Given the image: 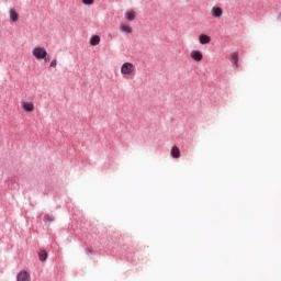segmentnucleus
I'll use <instances>...</instances> for the list:
<instances>
[{"label": "nucleus", "mask_w": 281, "mask_h": 281, "mask_svg": "<svg viewBox=\"0 0 281 281\" xmlns=\"http://www.w3.org/2000/svg\"><path fill=\"white\" fill-rule=\"evenodd\" d=\"M16 281H32V279L30 277V273H27V271L23 270L18 273Z\"/></svg>", "instance_id": "obj_3"}, {"label": "nucleus", "mask_w": 281, "mask_h": 281, "mask_svg": "<svg viewBox=\"0 0 281 281\" xmlns=\"http://www.w3.org/2000/svg\"><path fill=\"white\" fill-rule=\"evenodd\" d=\"M121 32H123L124 34H131V32H133V27L126 24H122Z\"/></svg>", "instance_id": "obj_11"}, {"label": "nucleus", "mask_w": 281, "mask_h": 281, "mask_svg": "<svg viewBox=\"0 0 281 281\" xmlns=\"http://www.w3.org/2000/svg\"><path fill=\"white\" fill-rule=\"evenodd\" d=\"M10 19L11 21H13V23H16V21H19V13H16L14 9L10 10Z\"/></svg>", "instance_id": "obj_10"}, {"label": "nucleus", "mask_w": 281, "mask_h": 281, "mask_svg": "<svg viewBox=\"0 0 281 281\" xmlns=\"http://www.w3.org/2000/svg\"><path fill=\"white\" fill-rule=\"evenodd\" d=\"M127 21H135V11H127L125 13Z\"/></svg>", "instance_id": "obj_15"}, {"label": "nucleus", "mask_w": 281, "mask_h": 281, "mask_svg": "<svg viewBox=\"0 0 281 281\" xmlns=\"http://www.w3.org/2000/svg\"><path fill=\"white\" fill-rule=\"evenodd\" d=\"M191 58L195 60V63H201V60H203V53H201V50H192Z\"/></svg>", "instance_id": "obj_4"}, {"label": "nucleus", "mask_w": 281, "mask_h": 281, "mask_svg": "<svg viewBox=\"0 0 281 281\" xmlns=\"http://www.w3.org/2000/svg\"><path fill=\"white\" fill-rule=\"evenodd\" d=\"M231 63L233 67L238 68V52H234L231 54Z\"/></svg>", "instance_id": "obj_8"}, {"label": "nucleus", "mask_w": 281, "mask_h": 281, "mask_svg": "<svg viewBox=\"0 0 281 281\" xmlns=\"http://www.w3.org/2000/svg\"><path fill=\"white\" fill-rule=\"evenodd\" d=\"M86 254L89 256V255H91V254H93V249H91V248H86Z\"/></svg>", "instance_id": "obj_18"}, {"label": "nucleus", "mask_w": 281, "mask_h": 281, "mask_svg": "<svg viewBox=\"0 0 281 281\" xmlns=\"http://www.w3.org/2000/svg\"><path fill=\"white\" fill-rule=\"evenodd\" d=\"M278 19H281V12L279 13Z\"/></svg>", "instance_id": "obj_20"}, {"label": "nucleus", "mask_w": 281, "mask_h": 281, "mask_svg": "<svg viewBox=\"0 0 281 281\" xmlns=\"http://www.w3.org/2000/svg\"><path fill=\"white\" fill-rule=\"evenodd\" d=\"M85 5H93V0H82Z\"/></svg>", "instance_id": "obj_16"}, {"label": "nucleus", "mask_w": 281, "mask_h": 281, "mask_svg": "<svg viewBox=\"0 0 281 281\" xmlns=\"http://www.w3.org/2000/svg\"><path fill=\"white\" fill-rule=\"evenodd\" d=\"M56 65H58V61L56 60V59H53L52 61H50V67H56Z\"/></svg>", "instance_id": "obj_17"}, {"label": "nucleus", "mask_w": 281, "mask_h": 281, "mask_svg": "<svg viewBox=\"0 0 281 281\" xmlns=\"http://www.w3.org/2000/svg\"><path fill=\"white\" fill-rule=\"evenodd\" d=\"M90 45H92L93 47H95V45H100V37L98 35H93L90 38Z\"/></svg>", "instance_id": "obj_12"}, {"label": "nucleus", "mask_w": 281, "mask_h": 281, "mask_svg": "<svg viewBox=\"0 0 281 281\" xmlns=\"http://www.w3.org/2000/svg\"><path fill=\"white\" fill-rule=\"evenodd\" d=\"M44 221H45V223H54V221H56V218L54 217L53 214H45Z\"/></svg>", "instance_id": "obj_14"}, {"label": "nucleus", "mask_w": 281, "mask_h": 281, "mask_svg": "<svg viewBox=\"0 0 281 281\" xmlns=\"http://www.w3.org/2000/svg\"><path fill=\"white\" fill-rule=\"evenodd\" d=\"M170 155H171V157H172L173 159H179V157H181V149H179V147H177V146H173V147L171 148Z\"/></svg>", "instance_id": "obj_7"}, {"label": "nucleus", "mask_w": 281, "mask_h": 281, "mask_svg": "<svg viewBox=\"0 0 281 281\" xmlns=\"http://www.w3.org/2000/svg\"><path fill=\"white\" fill-rule=\"evenodd\" d=\"M132 71H135V66L132 63H124L121 67V74H123V76H130V74Z\"/></svg>", "instance_id": "obj_2"}, {"label": "nucleus", "mask_w": 281, "mask_h": 281, "mask_svg": "<svg viewBox=\"0 0 281 281\" xmlns=\"http://www.w3.org/2000/svg\"><path fill=\"white\" fill-rule=\"evenodd\" d=\"M199 41H200L201 45H207L209 43H211L212 37H210V36L206 35V34H201V35L199 36Z\"/></svg>", "instance_id": "obj_6"}, {"label": "nucleus", "mask_w": 281, "mask_h": 281, "mask_svg": "<svg viewBox=\"0 0 281 281\" xmlns=\"http://www.w3.org/2000/svg\"><path fill=\"white\" fill-rule=\"evenodd\" d=\"M43 60H45V63H49V56L47 55V56H45V58H43Z\"/></svg>", "instance_id": "obj_19"}, {"label": "nucleus", "mask_w": 281, "mask_h": 281, "mask_svg": "<svg viewBox=\"0 0 281 281\" xmlns=\"http://www.w3.org/2000/svg\"><path fill=\"white\" fill-rule=\"evenodd\" d=\"M38 258L41 262H45V260H47V251L46 250H42L38 252Z\"/></svg>", "instance_id": "obj_13"}, {"label": "nucleus", "mask_w": 281, "mask_h": 281, "mask_svg": "<svg viewBox=\"0 0 281 281\" xmlns=\"http://www.w3.org/2000/svg\"><path fill=\"white\" fill-rule=\"evenodd\" d=\"M212 16L215 19H221L223 16V9L220 7H213L211 11Z\"/></svg>", "instance_id": "obj_5"}, {"label": "nucleus", "mask_w": 281, "mask_h": 281, "mask_svg": "<svg viewBox=\"0 0 281 281\" xmlns=\"http://www.w3.org/2000/svg\"><path fill=\"white\" fill-rule=\"evenodd\" d=\"M22 109H24L26 111V113H32V111H34V103L24 102V103H22Z\"/></svg>", "instance_id": "obj_9"}, {"label": "nucleus", "mask_w": 281, "mask_h": 281, "mask_svg": "<svg viewBox=\"0 0 281 281\" xmlns=\"http://www.w3.org/2000/svg\"><path fill=\"white\" fill-rule=\"evenodd\" d=\"M33 56L34 58H36V60H43V58H45V56H47V49H45V47H35L33 49Z\"/></svg>", "instance_id": "obj_1"}]
</instances>
